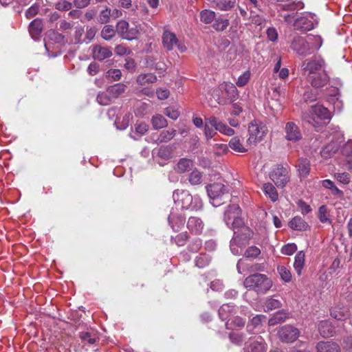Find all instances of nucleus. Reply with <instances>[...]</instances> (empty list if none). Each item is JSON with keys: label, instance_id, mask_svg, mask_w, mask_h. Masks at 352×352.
Wrapping results in <instances>:
<instances>
[{"label": "nucleus", "instance_id": "obj_19", "mask_svg": "<svg viewBox=\"0 0 352 352\" xmlns=\"http://www.w3.org/2000/svg\"><path fill=\"white\" fill-rule=\"evenodd\" d=\"M308 80L310 82L311 85L317 88L322 87L326 85L329 80V78L325 72H320L319 74H316L314 75H310L309 77L307 78Z\"/></svg>", "mask_w": 352, "mask_h": 352}, {"label": "nucleus", "instance_id": "obj_64", "mask_svg": "<svg viewBox=\"0 0 352 352\" xmlns=\"http://www.w3.org/2000/svg\"><path fill=\"white\" fill-rule=\"evenodd\" d=\"M296 250L297 246L295 243H288L282 248L281 252L285 255H292Z\"/></svg>", "mask_w": 352, "mask_h": 352}, {"label": "nucleus", "instance_id": "obj_53", "mask_svg": "<svg viewBox=\"0 0 352 352\" xmlns=\"http://www.w3.org/2000/svg\"><path fill=\"white\" fill-rule=\"evenodd\" d=\"M164 113L173 120H177L180 116L179 110L173 107H168L164 109Z\"/></svg>", "mask_w": 352, "mask_h": 352}, {"label": "nucleus", "instance_id": "obj_12", "mask_svg": "<svg viewBox=\"0 0 352 352\" xmlns=\"http://www.w3.org/2000/svg\"><path fill=\"white\" fill-rule=\"evenodd\" d=\"M278 334L282 342H293L298 338L300 331L293 326L285 325L279 329Z\"/></svg>", "mask_w": 352, "mask_h": 352}, {"label": "nucleus", "instance_id": "obj_36", "mask_svg": "<svg viewBox=\"0 0 352 352\" xmlns=\"http://www.w3.org/2000/svg\"><path fill=\"white\" fill-rule=\"evenodd\" d=\"M125 89H126V85L124 84L117 83V84H115L114 85L110 86L107 89V92L111 97L118 98L119 96H120L122 94H123L125 91Z\"/></svg>", "mask_w": 352, "mask_h": 352}, {"label": "nucleus", "instance_id": "obj_41", "mask_svg": "<svg viewBox=\"0 0 352 352\" xmlns=\"http://www.w3.org/2000/svg\"><path fill=\"white\" fill-rule=\"evenodd\" d=\"M308 40L311 48V54L319 50L322 45V39L320 36H311L308 37Z\"/></svg>", "mask_w": 352, "mask_h": 352}, {"label": "nucleus", "instance_id": "obj_15", "mask_svg": "<svg viewBox=\"0 0 352 352\" xmlns=\"http://www.w3.org/2000/svg\"><path fill=\"white\" fill-rule=\"evenodd\" d=\"M245 352H265V342L262 337L256 339H250L245 344Z\"/></svg>", "mask_w": 352, "mask_h": 352}, {"label": "nucleus", "instance_id": "obj_20", "mask_svg": "<svg viewBox=\"0 0 352 352\" xmlns=\"http://www.w3.org/2000/svg\"><path fill=\"white\" fill-rule=\"evenodd\" d=\"M162 43L164 48L170 51L177 44L178 39L174 33L166 29L162 35Z\"/></svg>", "mask_w": 352, "mask_h": 352}, {"label": "nucleus", "instance_id": "obj_59", "mask_svg": "<svg viewBox=\"0 0 352 352\" xmlns=\"http://www.w3.org/2000/svg\"><path fill=\"white\" fill-rule=\"evenodd\" d=\"M341 153L344 158L352 157V140L348 141L343 145Z\"/></svg>", "mask_w": 352, "mask_h": 352}, {"label": "nucleus", "instance_id": "obj_4", "mask_svg": "<svg viewBox=\"0 0 352 352\" xmlns=\"http://www.w3.org/2000/svg\"><path fill=\"white\" fill-rule=\"evenodd\" d=\"M244 286L258 294H265L272 287V281L265 274H254L245 279Z\"/></svg>", "mask_w": 352, "mask_h": 352}, {"label": "nucleus", "instance_id": "obj_25", "mask_svg": "<svg viewBox=\"0 0 352 352\" xmlns=\"http://www.w3.org/2000/svg\"><path fill=\"white\" fill-rule=\"evenodd\" d=\"M318 331L320 334L324 338L331 337L335 333L334 327L329 320L321 321L318 324Z\"/></svg>", "mask_w": 352, "mask_h": 352}, {"label": "nucleus", "instance_id": "obj_27", "mask_svg": "<svg viewBox=\"0 0 352 352\" xmlns=\"http://www.w3.org/2000/svg\"><path fill=\"white\" fill-rule=\"evenodd\" d=\"M175 135L176 130L175 129L162 131L157 135V138L155 140V142L157 144H160L162 143H167L169 141H170L175 136Z\"/></svg>", "mask_w": 352, "mask_h": 352}, {"label": "nucleus", "instance_id": "obj_49", "mask_svg": "<svg viewBox=\"0 0 352 352\" xmlns=\"http://www.w3.org/2000/svg\"><path fill=\"white\" fill-rule=\"evenodd\" d=\"M188 181L192 185H199L202 182V174L197 170H192L188 176Z\"/></svg>", "mask_w": 352, "mask_h": 352}, {"label": "nucleus", "instance_id": "obj_47", "mask_svg": "<svg viewBox=\"0 0 352 352\" xmlns=\"http://www.w3.org/2000/svg\"><path fill=\"white\" fill-rule=\"evenodd\" d=\"M116 32L112 25H106L101 31V36L104 40L108 41L115 36Z\"/></svg>", "mask_w": 352, "mask_h": 352}, {"label": "nucleus", "instance_id": "obj_39", "mask_svg": "<svg viewBox=\"0 0 352 352\" xmlns=\"http://www.w3.org/2000/svg\"><path fill=\"white\" fill-rule=\"evenodd\" d=\"M263 190L266 195H267L272 201L278 199V195L276 188L271 183H265Z\"/></svg>", "mask_w": 352, "mask_h": 352}, {"label": "nucleus", "instance_id": "obj_26", "mask_svg": "<svg viewBox=\"0 0 352 352\" xmlns=\"http://www.w3.org/2000/svg\"><path fill=\"white\" fill-rule=\"evenodd\" d=\"M111 55L112 52L108 47L96 45L93 49V56L98 60H102Z\"/></svg>", "mask_w": 352, "mask_h": 352}, {"label": "nucleus", "instance_id": "obj_52", "mask_svg": "<svg viewBox=\"0 0 352 352\" xmlns=\"http://www.w3.org/2000/svg\"><path fill=\"white\" fill-rule=\"evenodd\" d=\"M140 34L139 30L138 27H133L129 28V26H128V30H126V32L123 36L122 38L126 39V40H133L138 38V35Z\"/></svg>", "mask_w": 352, "mask_h": 352}, {"label": "nucleus", "instance_id": "obj_1", "mask_svg": "<svg viewBox=\"0 0 352 352\" xmlns=\"http://www.w3.org/2000/svg\"><path fill=\"white\" fill-rule=\"evenodd\" d=\"M173 198L175 204L183 210L197 211L202 208L203 203L199 196H192L188 190H176Z\"/></svg>", "mask_w": 352, "mask_h": 352}, {"label": "nucleus", "instance_id": "obj_42", "mask_svg": "<svg viewBox=\"0 0 352 352\" xmlns=\"http://www.w3.org/2000/svg\"><path fill=\"white\" fill-rule=\"evenodd\" d=\"M230 147L236 152L245 153L248 151V149L242 144L239 138L234 137L229 142Z\"/></svg>", "mask_w": 352, "mask_h": 352}, {"label": "nucleus", "instance_id": "obj_30", "mask_svg": "<svg viewBox=\"0 0 352 352\" xmlns=\"http://www.w3.org/2000/svg\"><path fill=\"white\" fill-rule=\"evenodd\" d=\"M137 83L142 86H146L157 81V77L152 73L141 74L137 77Z\"/></svg>", "mask_w": 352, "mask_h": 352}, {"label": "nucleus", "instance_id": "obj_38", "mask_svg": "<svg viewBox=\"0 0 352 352\" xmlns=\"http://www.w3.org/2000/svg\"><path fill=\"white\" fill-rule=\"evenodd\" d=\"M151 123L154 129H160L168 126L167 120L160 114L153 116Z\"/></svg>", "mask_w": 352, "mask_h": 352}, {"label": "nucleus", "instance_id": "obj_62", "mask_svg": "<svg viewBox=\"0 0 352 352\" xmlns=\"http://www.w3.org/2000/svg\"><path fill=\"white\" fill-rule=\"evenodd\" d=\"M121 71L118 69H109L106 73V77L107 78L112 79L115 81L119 80L121 78Z\"/></svg>", "mask_w": 352, "mask_h": 352}, {"label": "nucleus", "instance_id": "obj_46", "mask_svg": "<svg viewBox=\"0 0 352 352\" xmlns=\"http://www.w3.org/2000/svg\"><path fill=\"white\" fill-rule=\"evenodd\" d=\"M277 271L280 276V278L286 283H289L292 280V274L290 270L283 265H279L277 267Z\"/></svg>", "mask_w": 352, "mask_h": 352}, {"label": "nucleus", "instance_id": "obj_45", "mask_svg": "<svg viewBox=\"0 0 352 352\" xmlns=\"http://www.w3.org/2000/svg\"><path fill=\"white\" fill-rule=\"evenodd\" d=\"M229 25V21L221 17L215 18L212 24V28L222 32L227 28Z\"/></svg>", "mask_w": 352, "mask_h": 352}, {"label": "nucleus", "instance_id": "obj_14", "mask_svg": "<svg viewBox=\"0 0 352 352\" xmlns=\"http://www.w3.org/2000/svg\"><path fill=\"white\" fill-rule=\"evenodd\" d=\"M206 190L210 199L214 201L221 199L225 194L226 189L222 183L215 182L208 185Z\"/></svg>", "mask_w": 352, "mask_h": 352}, {"label": "nucleus", "instance_id": "obj_23", "mask_svg": "<svg viewBox=\"0 0 352 352\" xmlns=\"http://www.w3.org/2000/svg\"><path fill=\"white\" fill-rule=\"evenodd\" d=\"M175 147L173 145L162 146L154 151L156 156L163 160H168L174 155Z\"/></svg>", "mask_w": 352, "mask_h": 352}, {"label": "nucleus", "instance_id": "obj_18", "mask_svg": "<svg viewBox=\"0 0 352 352\" xmlns=\"http://www.w3.org/2000/svg\"><path fill=\"white\" fill-rule=\"evenodd\" d=\"M186 226L188 230L194 234H201L204 228V223L203 221L198 217H189Z\"/></svg>", "mask_w": 352, "mask_h": 352}, {"label": "nucleus", "instance_id": "obj_34", "mask_svg": "<svg viewBox=\"0 0 352 352\" xmlns=\"http://www.w3.org/2000/svg\"><path fill=\"white\" fill-rule=\"evenodd\" d=\"M265 320L266 317L264 315H256L248 324L247 328L248 331L254 332L256 329H259Z\"/></svg>", "mask_w": 352, "mask_h": 352}, {"label": "nucleus", "instance_id": "obj_13", "mask_svg": "<svg viewBox=\"0 0 352 352\" xmlns=\"http://www.w3.org/2000/svg\"><path fill=\"white\" fill-rule=\"evenodd\" d=\"M168 219L169 225L175 232L182 230L186 223L185 216L182 213L176 212L174 210L170 212Z\"/></svg>", "mask_w": 352, "mask_h": 352}, {"label": "nucleus", "instance_id": "obj_35", "mask_svg": "<svg viewBox=\"0 0 352 352\" xmlns=\"http://www.w3.org/2000/svg\"><path fill=\"white\" fill-rule=\"evenodd\" d=\"M289 317V314L284 310L277 311L273 317H272L268 324L270 326H274L278 323L283 322Z\"/></svg>", "mask_w": 352, "mask_h": 352}, {"label": "nucleus", "instance_id": "obj_33", "mask_svg": "<svg viewBox=\"0 0 352 352\" xmlns=\"http://www.w3.org/2000/svg\"><path fill=\"white\" fill-rule=\"evenodd\" d=\"M289 226L296 230H306L309 226L300 217H294L289 222Z\"/></svg>", "mask_w": 352, "mask_h": 352}, {"label": "nucleus", "instance_id": "obj_6", "mask_svg": "<svg viewBox=\"0 0 352 352\" xmlns=\"http://www.w3.org/2000/svg\"><path fill=\"white\" fill-rule=\"evenodd\" d=\"M267 127L261 122L252 121L248 127L249 138L247 140V144H256L261 142L267 133Z\"/></svg>", "mask_w": 352, "mask_h": 352}, {"label": "nucleus", "instance_id": "obj_8", "mask_svg": "<svg viewBox=\"0 0 352 352\" xmlns=\"http://www.w3.org/2000/svg\"><path fill=\"white\" fill-rule=\"evenodd\" d=\"M270 178L277 187H284L290 179L289 169L282 165H276L272 169Z\"/></svg>", "mask_w": 352, "mask_h": 352}, {"label": "nucleus", "instance_id": "obj_48", "mask_svg": "<svg viewBox=\"0 0 352 352\" xmlns=\"http://www.w3.org/2000/svg\"><path fill=\"white\" fill-rule=\"evenodd\" d=\"M111 16V9L106 8L104 10H102L100 12L97 17V21L101 24L107 23L109 21Z\"/></svg>", "mask_w": 352, "mask_h": 352}, {"label": "nucleus", "instance_id": "obj_21", "mask_svg": "<svg viewBox=\"0 0 352 352\" xmlns=\"http://www.w3.org/2000/svg\"><path fill=\"white\" fill-rule=\"evenodd\" d=\"M219 316L223 320H230L231 317L236 313V309L233 304L228 303L223 305L219 309Z\"/></svg>", "mask_w": 352, "mask_h": 352}, {"label": "nucleus", "instance_id": "obj_44", "mask_svg": "<svg viewBox=\"0 0 352 352\" xmlns=\"http://www.w3.org/2000/svg\"><path fill=\"white\" fill-rule=\"evenodd\" d=\"M281 307V302L279 300L270 297L267 298L264 302L265 311H272Z\"/></svg>", "mask_w": 352, "mask_h": 352}, {"label": "nucleus", "instance_id": "obj_51", "mask_svg": "<svg viewBox=\"0 0 352 352\" xmlns=\"http://www.w3.org/2000/svg\"><path fill=\"white\" fill-rule=\"evenodd\" d=\"M208 123H210L211 126L214 128L215 131H219L222 133L223 129L225 128L226 124L221 122L219 119L214 116H211L208 118Z\"/></svg>", "mask_w": 352, "mask_h": 352}, {"label": "nucleus", "instance_id": "obj_11", "mask_svg": "<svg viewBox=\"0 0 352 352\" xmlns=\"http://www.w3.org/2000/svg\"><path fill=\"white\" fill-rule=\"evenodd\" d=\"M316 24L314 15L305 14L294 20L293 25L298 30L306 32L314 29Z\"/></svg>", "mask_w": 352, "mask_h": 352}, {"label": "nucleus", "instance_id": "obj_9", "mask_svg": "<svg viewBox=\"0 0 352 352\" xmlns=\"http://www.w3.org/2000/svg\"><path fill=\"white\" fill-rule=\"evenodd\" d=\"M250 232H241L239 231L234 232V236L230 241V250L234 255H239L241 253V245H243L245 241L250 238Z\"/></svg>", "mask_w": 352, "mask_h": 352}, {"label": "nucleus", "instance_id": "obj_58", "mask_svg": "<svg viewBox=\"0 0 352 352\" xmlns=\"http://www.w3.org/2000/svg\"><path fill=\"white\" fill-rule=\"evenodd\" d=\"M212 127L213 126H211L210 123H208V118H207L204 126V135L208 141L212 138L216 134V132L212 129Z\"/></svg>", "mask_w": 352, "mask_h": 352}, {"label": "nucleus", "instance_id": "obj_37", "mask_svg": "<svg viewBox=\"0 0 352 352\" xmlns=\"http://www.w3.org/2000/svg\"><path fill=\"white\" fill-rule=\"evenodd\" d=\"M305 265V253L302 251L298 252L294 259V267L297 274L300 276Z\"/></svg>", "mask_w": 352, "mask_h": 352}, {"label": "nucleus", "instance_id": "obj_28", "mask_svg": "<svg viewBox=\"0 0 352 352\" xmlns=\"http://www.w3.org/2000/svg\"><path fill=\"white\" fill-rule=\"evenodd\" d=\"M339 147L338 142L332 141L322 148L320 152L321 156L324 158H329L338 151Z\"/></svg>", "mask_w": 352, "mask_h": 352}, {"label": "nucleus", "instance_id": "obj_5", "mask_svg": "<svg viewBox=\"0 0 352 352\" xmlns=\"http://www.w3.org/2000/svg\"><path fill=\"white\" fill-rule=\"evenodd\" d=\"M325 61L321 57L314 56L311 58L306 59L301 64V69L304 75H306L307 78L310 75L325 72Z\"/></svg>", "mask_w": 352, "mask_h": 352}, {"label": "nucleus", "instance_id": "obj_16", "mask_svg": "<svg viewBox=\"0 0 352 352\" xmlns=\"http://www.w3.org/2000/svg\"><path fill=\"white\" fill-rule=\"evenodd\" d=\"M286 92L287 89L285 86L279 85L272 89L271 98L272 100H273L272 102H274V104H272V106H274L276 109L281 108L282 104L286 96Z\"/></svg>", "mask_w": 352, "mask_h": 352}, {"label": "nucleus", "instance_id": "obj_56", "mask_svg": "<svg viewBox=\"0 0 352 352\" xmlns=\"http://www.w3.org/2000/svg\"><path fill=\"white\" fill-rule=\"evenodd\" d=\"M55 8L60 11H68L72 9V3L67 0H60L56 3Z\"/></svg>", "mask_w": 352, "mask_h": 352}, {"label": "nucleus", "instance_id": "obj_32", "mask_svg": "<svg viewBox=\"0 0 352 352\" xmlns=\"http://www.w3.org/2000/svg\"><path fill=\"white\" fill-rule=\"evenodd\" d=\"M296 166L301 177H306L310 171V163L307 159H299Z\"/></svg>", "mask_w": 352, "mask_h": 352}, {"label": "nucleus", "instance_id": "obj_55", "mask_svg": "<svg viewBox=\"0 0 352 352\" xmlns=\"http://www.w3.org/2000/svg\"><path fill=\"white\" fill-rule=\"evenodd\" d=\"M261 254V250L256 246H250L245 252V256L255 258Z\"/></svg>", "mask_w": 352, "mask_h": 352}, {"label": "nucleus", "instance_id": "obj_60", "mask_svg": "<svg viewBox=\"0 0 352 352\" xmlns=\"http://www.w3.org/2000/svg\"><path fill=\"white\" fill-rule=\"evenodd\" d=\"M188 234L186 232H182L179 234H177L175 238H174V241H175V243L178 245V246H183L185 245V243H186L188 239Z\"/></svg>", "mask_w": 352, "mask_h": 352}, {"label": "nucleus", "instance_id": "obj_43", "mask_svg": "<svg viewBox=\"0 0 352 352\" xmlns=\"http://www.w3.org/2000/svg\"><path fill=\"white\" fill-rule=\"evenodd\" d=\"M215 12L210 10H204L200 12V20L205 24H210L215 19Z\"/></svg>", "mask_w": 352, "mask_h": 352}, {"label": "nucleus", "instance_id": "obj_3", "mask_svg": "<svg viewBox=\"0 0 352 352\" xmlns=\"http://www.w3.org/2000/svg\"><path fill=\"white\" fill-rule=\"evenodd\" d=\"M241 209L236 204L230 205L225 212L224 221L226 225L234 231L250 232L248 227L244 226L243 221L240 217Z\"/></svg>", "mask_w": 352, "mask_h": 352}, {"label": "nucleus", "instance_id": "obj_61", "mask_svg": "<svg viewBox=\"0 0 352 352\" xmlns=\"http://www.w3.org/2000/svg\"><path fill=\"white\" fill-rule=\"evenodd\" d=\"M334 177L343 184H348L351 182V176L347 173H336Z\"/></svg>", "mask_w": 352, "mask_h": 352}, {"label": "nucleus", "instance_id": "obj_29", "mask_svg": "<svg viewBox=\"0 0 352 352\" xmlns=\"http://www.w3.org/2000/svg\"><path fill=\"white\" fill-rule=\"evenodd\" d=\"M193 162L191 160L187 158H182L176 164L175 170L179 173H184L191 170Z\"/></svg>", "mask_w": 352, "mask_h": 352}, {"label": "nucleus", "instance_id": "obj_40", "mask_svg": "<svg viewBox=\"0 0 352 352\" xmlns=\"http://www.w3.org/2000/svg\"><path fill=\"white\" fill-rule=\"evenodd\" d=\"M215 8L221 10H230L235 6L236 0H215Z\"/></svg>", "mask_w": 352, "mask_h": 352}, {"label": "nucleus", "instance_id": "obj_22", "mask_svg": "<svg viewBox=\"0 0 352 352\" xmlns=\"http://www.w3.org/2000/svg\"><path fill=\"white\" fill-rule=\"evenodd\" d=\"M330 314L333 318L342 320L349 317V309L347 307L338 305L331 309Z\"/></svg>", "mask_w": 352, "mask_h": 352}, {"label": "nucleus", "instance_id": "obj_57", "mask_svg": "<svg viewBox=\"0 0 352 352\" xmlns=\"http://www.w3.org/2000/svg\"><path fill=\"white\" fill-rule=\"evenodd\" d=\"M250 71H245L243 72L239 78L236 82V85L238 87H243L245 86L249 81L250 78Z\"/></svg>", "mask_w": 352, "mask_h": 352}, {"label": "nucleus", "instance_id": "obj_50", "mask_svg": "<svg viewBox=\"0 0 352 352\" xmlns=\"http://www.w3.org/2000/svg\"><path fill=\"white\" fill-rule=\"evenodd\" d=\"M210 259L206 254H200L195 258V265L199 268H204L210 263Z\"/></svg>", "mask_w": 352, "mask_h": 352}, {"label": "nucleus", "instance_id": "obj_54", "mask_svg": "<svg viewBox=\"0 0 352 352\" xmlns=\"http://www.w3.org/2000/svg\"><path fill=\"white\" fill-rule=\"evenodd\" d=\"M129 26V23L124 20H120L116 25V32L120 37H123Z\"/></svg>", "mask_w": 352, "mask_h": 352}, {"label": "nucleus", "instance_id": "obj_31", "mask_svg": "<svg viewBox=\"0 0 352 352\" xmlns=\"http://www.w3.org/2000/svg\"><path fill=\"white\" fill-rule=\"evenodd\" d=\"M43 30L42 20L36 19L33 20L29 26V32L33 38H36Z\"/></svg>", "mask_w": 352, "mask_h": 352}, {"label": "nucleus", "instance_id": "obj_7", "mask_svg": "<svg viewBox=\"0 0 352 352\" xmlns=\"http://www.w3.org/2000/svg\"><path fill=\"white\" fill-rule=\"evenodd\" d=\"M220 91L223 96H218L216 100L221 105L233 102L238 96L237 89L234 84L230 82L223 84L219 89L214 91V93Z\"/></svg>", "mask_w": 352, "mask_h": 352}, {"label": "nucleus", "instance_id": "obj_2", "mask_svg": "<svg viewBox=\"0 0 352 352\" xmlns=\"http://www.w3.org/2000/svg\"><path fill=\"white\" fill-rule=\"evenodd\" d=\"M331 117L329 111L320 104L312 106L308 112L302 114V120L314 127H319L323 121L330 120Z\"/></svg>", "mask_w": 352, "mask_h": 352}, {"label": "nucleus", "instance_id": "obj_24", "mask_svg": "<svg viewBox=\"0 0 352 352\" xmlns=\"http://www.w3.org/2000/svg\"><path fill=\"white\" fill-rule=\"evenodd\" d=\"M317 352H340L339 345L331 341H321L316 345Z\"/></svg>", "mask_w": 352, "mask_h": 352}, {"label": "nucleus", "instance_id": "obj_63", "mask_svg": "<svg viewBox=\"0 0 352 352\" xmlns=\"http://www.w3.org/2000/svg\"><path fill=\"white\" fill-rule=\"evenodd\" d=\"M49 38L57 43H60L64 41V36L54 30H50L48 32Z\"/></svg>", "mask_w": 352, "mask_h": 352}, {"label": "nucleus", "instance_id": "obj_10", "mask_svg": "<svg viewBox=\"0 0 352 352\" xmlns=\"http://www.w3.org/2000/svg\"><path fill=\"white\" fill-rule=\"evenodd\" d=\"M291 48L300 56L311 54V48L308 38L302 36H295L291 43Z\"/></svg>", "mask_w": 352, "mask_h": 352}, {"label": "nucleus", "instance_id": "obj_17", "mask_svg": "<svg viewBox=\"0 0 352 352\" xmlns=\"http://www.w3.org/2000/svg\"><path fill=\"white\" fill-rule=\"evenodd\" d=\"M285 138L287 140L296 142L302 138L301 133L298 126L292 122H287L285 128Z\"/></svg>", "mask_w": 352, "mask_h": 352}]
</instances>
